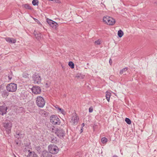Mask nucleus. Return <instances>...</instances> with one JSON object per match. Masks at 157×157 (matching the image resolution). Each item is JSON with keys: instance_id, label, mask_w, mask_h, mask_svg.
Returning <instances> with one entry per match:
<instances>
[{"instance_id": "nucleus-32", "label": "nucleus", "mask_w": 157, "mask_h": 157, "mask_svg": "<svg viewBox=\"0 0 157 157\" xmlns=\"http://www.w3.org/2000/svg\"><path fill=\"white\" fill-rule=\"evenodd\" d=\"M16 134L18 136L17 137H20L22 135V134H21L20 132H18V131L16 132Z\"/></svg>"}, {"instance_id": "nucleus-39", "label": "nucleus", "mask_w": 157, "mask_h": 157, "mask_svg": "<svg viewBox=\"0 0 157 157\" xmlns=\"http://www.w3.org/2000/svg\"><path fill=\"white\" fill-rule=\"evenodd\" d=\"M8 78L10 80L12 78V77H10V76H8Z\"/></svg>"}, {"instance_id": "nucleus-41", "label": "nucleus", "mask_w": 157, "mask_h": 157, "mask_svg": "<svg viewBox=\"0 0 157 157\" xmlns=\"http://www.w3.org/2000/svg\"><path fill=\"white\" fill-rule=\"evenodd\" d=\"M113 157H118V156L117 155H113Z\"/></svg>"}, {"instance_id": "nucleus-18", "label": "nucleus", "mask_w": 157, "mask_h": 157, "mask_svg": "<svg viewBox=\"0 0 157 157\" xmlns=\"http://www.w3.org/2000/svg\"><path fill=\"white\" fill-rule=\"evenodd\" d=\"M118 36L119 37L121 38L124 35V33L121 30H119L117 33Z\"/></svg>"}, {"instance_id": "nucleus-12", "label": "nucleus", "mask_w": 157, "mask_h": 157, "mask_svg": "<svg viewBox=\"0 0 157 157\" xmlns=\"http://www.w3.org/2000/svg\"><path fill=\"white\" fill-rule=\"evenodd\" d=\"M52 155L49 152L44 150L42 151L40 157H52Z\"/></svg>"}, {"instance_id": "nucleus-36", "label": "nucleus", "mask_w": 157, "mask_h": 157, "mask_svg": "<svg viewBox=\"0 0 157 157\" xmlns=\"http://www.w3.org/2000/svg\"><path fill=\"white\" fill-rule=\"evenodd\" d=\"M53 2L57 3H59L60 2L59 0H53Z\"/></svg>"}, {"instance_id": "nucleus-46", "label": "nucleus", "mask_w": 157, "mask_h": 157, "mask_svg": "<svg viewBox=\"0 0 157 157\" xmlns=\"http://www.w3.org/2000/svg\"><path fill=\"white\" fill-rule=\"evenodd\" d=\"M77 76V77H79V76Z\"/></svg>"}, {"instance_id": "nucleus-3", "label": "nucleus", "mask_w": 157, "mask_h": 157, "mask_svg": "<svg viewBox=\"0 0 157 157\" xmlns=\"http://www.w3.org/2000/svg\"><path fill=\"white\" fill-rule=\"evenodd\" d=\"M50 122L54 125H58L60 123L59 118L56 115H52L50 117Z\"/></svg>"}, {"instance_id": "nucleus-26", "label": "nucleus", "mask_w": 157, "mask_h": 157, "mask_svg": "<svg viewBox=\"0 0 157 157\" xmlns=\"http://www.w3.org/2000/svg\"><path fill=\"white\" fill-rule=\"evenodd\" d=\"M33 6L38 5L39 3V1L37 0H33L32 2Z\"/></svg>"}, {"instance_id": "nucleus-30", "label": "nucleus", "mask_w": 157, "mask_h": 157, "mask_svg": "<svg viewBox=\"0 0 157 157\" xmlns=\"http://www.w3.org/2000/svg\"><path fill=\"white\" fill-rule=\"evenodd\" d=\"M125 121L128 124H130L131 123V120L128 118H126Z\"/></svg>"}, {"instance_id": "nucleus-16", "label": "nucleus", "mask_w": 157, "mask_h": 157, "mask_svg": "<svg viewBox=\"0 0 157 157\" xmlns=\"http://www.w3.org/2000/svg\"><path fill=\"white\" fill-rule=\"evenodd\" d=\"M29 152L27 157H37V155L34 151H31L29 150L28 151Z\"/></svg>"}, {"instance_id": "nucleus-44", "label": "nucleus", "mask_w": 157, "mask_h": 157, "mask_svg": "<svg viewBox=\"0 0 157 157\" xmlns=\"http://www.w3.org/2000/svg\"><path fill=\"white\" fill-rule=\"evenodd\" d=\"M1 67H0V71L1 70Z\"/></svg>"}, {"instance_id": "nucleus-20", "label": "nucleus", "mask_w": 157, "mask_h": 157, "mask_svg": "<svg viewBox=\"0 0 157 157\" xmlns=\"http://www.w3.org/2000/svg\"><path fill=\"white\" fill-rule=\"evenodd\" d=\"M56 108L59 111V112H61L63 115H65L66 114V112L63 109L59 107H58L57 108L56 107Z\"/></svg>"}, {"instance_id": "nucleus-27", "label": "nucleus", "mask_w": 157, "mask_h": 157, "mask_svg": "<svg viewBox=\"0 0 157 157\" xmlns=\"http://www.w3.org/2000/svg\"><path fill=\"white\" fill-rule=\"evenodd\" d=\"M107 139L105 137H103L101 139V140L103 144H105L107 141Z\"/></svg>"}, {"instance_id": "nucleus-5", "label": "nucleus", "mask_w": 157, "mask_h": 157, "mask_svg": "<svg viewBox=\"0 0 157 157\" xmlns=\"http://www.w3.org/2000/svg\"><path fill=\"white\" fill-rule=\"evenodd\" d=\"M60 139L63 138L65 136V131L60 127H58L55 134Z\"/></svg>"}, {"instance_id": "nucleus-7", "label": "nucleus", "mask_w": 157, "mask_h": 157, "mask_svg": "<svg viewBox=\"0 0 157 157\" xmlns=\"http://www.w3.org/2000/svg\"><path fill=\"white\" fill-rule=\"evenodd\" d=\"M32 78L34 83L39 84L41 83V78L39 74L34 73L33 75Z\"/></svg>"}, {"instance_id": "nucleus-21", "label": "nucleus", "mask_w": 157, "mask_h": 157, "mask_svg": "<svg viewBox=\"0 0 157 157\" xmlns=\"http://www.w3.org/2000/svg\"><path fill=\"white\" fill-rule=\"evenodd\" d=\"M17 138V140H15V142L16 143V144L20 146L21 145V141L19 140V137H16Z\"/></svg>"}, {"instance_id": "nucleus-24", "label": "nucleus", "mask_w": 157, "mask_h": 157, "mask_svg": "<svg viewBox=\"0 0 157 157\" xmlns=\"http://www.w3.org/2000/svg\"><path fill=\"white\" fill-rule=\"evenodd\" d=\"M72 120H73L74 123L75 124V123L78 122V118L76 117H72Z\"/></svg>"}, {"instance_id": "nucleus-10", "label": "nucleus", "mask_w": 157, "mask_h": 157, "mask_svg": "<svg viewBox=\"0 0 157 157\" xmlns=\"http://www.w3.org/2000/svg\"><path fill=\"white\" fill-rule=\"evenodd\" d=\"M32 92L35 94H40L41 92V89L40 87L38 86H33L31 89Z\"/></svg>"}, {"instance_id": "nucleus-40", "label": "nucleus", "mask_w": 157, "mask_h": 157, "mask_svg": "<svg viewBox=\"0 0 157 157\" xmlns=\"http://www.w3.org/2000/svg\"><path fill=\"white\" fill-rule=\"evenodd\" d=\"M34 33V34L35 35V34H37V33H36V31H35V30L34 31V33Z\"/></svg>"}, {"instance_id": "nucleus-34", "label": "nucleus", "mask_w": 157, "mask_h": 157, "mask_svg": "<svg viewBox=\"0 0 157 157\" xmlns=\"http://www.w3.org/2000/svg\"><path fill=\"white\" fill-rule=\"evenodd\" d=\"M33 19L35 21L37 22V23L39 24H41L40 23V21L37 19L35 18H33Z\"/></svg>"}, {"instance_id": "nucleus-4", "label": "nucleus", "mask_w": 157, "mask_h": 157, "mask_svg": "<svg viewBox=\"0 0 157 157\" xmlns=\"http://www.w3.org/2000/svg\"><path fill=\"white\" fill-rule=\"evenodd\" d=\"M6 90L10 92H14L17 89V85L14 83H11L6 86Z\"/></svg>"}, {"instance_id": "nucleus-35", "label": "nucleus", "mask_w": 157, "mask_h": 157, "mask_svg": "<svg viewBox=\"0 0 157 157\" xmlns=\"http://www.w3.org/2000/svg\"><path fill=\"white\" fill-rule=\"evenodd\" d=\"M95 43L98 45H99L100 44V41H99V40H96L95 42Z\"/></svg>"}, {"instance_id": "nucleus-15", "label": "nucleus", "mask_w": 157, "mask_h": 157, "mask_svg": "<svg viewBox=\"0 0 157 157\" xmlns=\"http://www.w3.org/2000/svg\"><path fill=\"white\" fill-rule=\"evenodd\" d=\"M9 91H8L7 90H4L2 92V96L3 98H7L9 95Z\"/></svg>"}, {"instance_id": "nucleus-2", "label": "nucleus", "mask_w": 157, "mask_h": 157, "mask_svg": "<svg viewBox=\"0 0 157 157\" xmlns=\"http://www.w3.org/2000/svg\"><path fill=\"white\" fill-rule=\"evenodd\" d=\"M48 149L50 153L56 154L59 151L58 147L55 145H50L48 147Z\"/></svg>"}, {"instance_id": "nucleus-11", "label": "nucleus", "mask_w": 157, "mask_h": 157, "mask_svg": "<svg viewBox=\"0 0 157 157\" xmlns=\"http://www.w3.org/2000/svg\"><path fill=\"white\" fill-rule=\"evenodd\" d=\"M8 107L6 105H3L0 106V114L3 115L6 114L7 112Z\"/></svg>"}, {"instance_id": "nucleus-33", "label": "nucleus", "mask_w": 157, "mask_h": 157, "mask_svg": "<svg viewBox=\"0 0 157 157\" xmlns=\"http://www.w3.org/2000/svg\"><path fill=\"white\" fill-rule=\"evenodd\" d=\"M93 111V108L92 106L90 107L89 109V113H91Z\"/></svg>"}, {"instance_id": "nucleus-29", "label": "nucleus", "mask_w": 157, "mask_h": 157, "mask_svg": "<svg viewBox=\"0 0 157 157\" xmlns=\"http://www.w3.org/2000/svg\"><path fill=\"white\" fill-rule=\"evenodd\" d=\"M128 70V68L127 67H125L123 68V69L121 70L120 72V74L121 75L124 72Z\"/></svg>"}, {"instance_id": "nucleus-42", "label": "nucleus", "mask_w": 157, "mask_h": 157, "mask_svg": "<svg viewBox=\"0 0 157 157\" xmlns=\"http://www.w3.org/2000/svg\"><path fill=\"white\" fill-rule=\"evenodd\" d=\"M63 96H64L65 97H66V96H67V95H66V94H64L63 95Z\"/></svg>"}, {"instance_id": "nucleus-13", "label": "nucleus", "mask_w": 157, "mask_h": 157, "mask_svg": "<svg viewBox=\"0 0 157 157\" xmlns=\"http://www.w3.org/2000/svg\"><path fill=\"white\" fill-rule=\"evenodd\" d=\"M50 138L51 140V142L52 143L56 144L58 142L57 138L53 134L51 135Z\"/></svg>"}, {"instance_id": "nucleus-25", "label": "nucleus", "mask_w": 157, "mask_h": 157, "mask_svg": "<svg viewBox=\"0 0 157 157\" xmlns=\"http://www.w3.org/2000/svg\"><path fill=\"white\" fill-rule=\"evenodd\" d=\"M29 75L26 72H24L22 74L23 77L24 78H29Z\"/></svg>"}, {"instance_id": "nucleus-8", "label": "nucleus", "mask_w": 157, "mask_h": 157, "mask_svg": "<svg viewBox=\"0 0 157 157\" xmlns=\"http://www.w3.org/2000/svg\"><path fill=\"white\" fill-rule=\"evenodd\" d=\"M3 127L5 128L6 132L7 133L9 134L11 133L12 124L10 121L4 123Z\"/></svg>"}, {"instance_id": "nucleus-28", "label": "nucleus", "mask_w": 157, "mask_h": 157, "mask_svg": "<svg viewBox=\"0 0 157 157\" xmlns=\"http://www.w3.org/2000/svg\"><path fill=\"white\" fill-rule=\"evenodd\" d=\"M36 149L37 150L38 152L39 153V154H40L41 152H42L41 149V148L39 146L36 147Z\"/></svg>"}, {"instance_id": "nucleus-45", "label": "nucleus", "mask_w": 157, "mask_h": 157, "mask_svg": "<svg viewBox=\"0 0 157 157\" xmlns=\"http://www.w3.org/2000/svg\"><path fill=\"white\" fill-rule=\"evenodd\" d=\"M87 65H89V63H87Z\"/></svg>"}, {"instance_id": "nucleus-1", "label": "nucleus", "mask_w": 157, "mask_h": 157, "mask_svg": "<svg viewBox=\"0 0 157 157\" xmlns=\"http://www.w3.org/2000/svg\"><path fill=\"white\" fill-rule=\"evenodd\" d=\"M103 21L105 23L109 25H113L115 22V20L108 16H106L103 17Z\"/></svg>"}, {"instance_id": "nucleus-6", "label": "nucleus", "mask_w": 157, "mask_h": 157, "mask_svg": "<svg viewBox=\"0 0 157 157\" xmlns=\"http://www.w3.org/2000/svg\"><path fill=\"white\" fill-rule=\"evenodd\" d=\"M45 102L44 99L41 96H38L36 98V104L40 107H43L45 105Z\"/></svg>"}, {"instance_id": "nucleus-9", "label": "nucleus", "mask_w": 157, "mask_h": 157, "mask_svg": "<svg viewBox=\"0 0 157 157\" xmlns=\"http://www.w3.org/2000/svg\"><path fill=\"white\" fill-rule=\"evenodd\" d=\"M46 21L49 25L53 29H56L58 26L57 23L50 19L47 18Z\"/></svg>"}, {"instance_id": "nucleus-37", "label": "nucleus", "mask_w": 157, "mask_h": 157, "mask_svg": "<svg viewBox=\"0 0 157 157\" xmlns=\"http://www.w3.org/2000/svg\"><path fill=\"white\" fill-rule=\"evenodd\" d=\"M109 63L110 65H111L112 63V61L111 59H110L109 60Z\"/></svg>"}, {"instance_id": "nucleus-43", "label": "nucleus", "mask_w": 157, "mask_h": 157, "mask_svg": "<svg viewBox=\"0 0 157 157\" xmlns=\"http://www.w3.org/2000/svg\"><path fill=\"white\" fill-rule=\"evenodd\" d=\"M82 125L83 126H84V124L82 123Z\"/></svg>"}, {"instance_id": "nucleus-19", "label": "nucleus", "mask_w": 157, "mask_h": 157, "mask_svg": "<svg viewBox=\"0 0 157 157\" xmlns=\"http://www.w3.org/2000/svg\"><path fill=\"white\" fill-rule=\"evenodd\" d=\"M58 128V127H55L54 126H52L50 128V130L52 132L56 134V131L57 130V129Z\"/></svg>"}, {"instance_id": "nucleus-17", "label": "nucleus", "mask_w": 157, "mask_h": 157, "mask_svg": "<svg viewBox=\"0 0 157 157\" xmlns=\"http://www.w3.org/2000/svg\"><path fill=\"white\" fill-rule=\"evenodd\" d=\"M111 94L109 92H106V98L107 101L109 102L110 100V98L111 96Z\"/></svg>"}, {"instance_id": "nucleus-14", "label": "nucleus", "mask_w": 157, "mask_h": 157, "mask_svg": "<svg viewBox=\"0 0 157 157\" xmlns=\"http://www.w3.org/2000/svg\"><path fill=\"white\" fill-rule=\"evenodd\" d=\"M5 39L6 41L10 43L14 44L16 41V40L10 37H6Z\"/></svg>"}, {"instance_id": "nucleus-22", "label": "nucleus", "mask_w": 157, "mask_h": 157, "mask_svg": "<svg viewBox=\"0 0 157 157\" xmlns=\"http://www.w3.org/2000/svg\"><path fill=\"white\" fill-rule=\"evenodd\" d=\"M68 65H69V66L72 69H73L74 68V67H75L74 64L72 61H70L69 62Z\"/></svg>"}, {"instance_id": "nucleus-38", "label": "nucleus", "mask_w": 157, "mask_h": 157, "mask_svg": "<svg viewBox=\"0 0 157 157\" xmlns=\"http://www.w3.org/2000/svg\"><path fill=\"white\" fill-rule=\"evenodd\" d=\"M2 85H1L0 86V93H1V92H1V90L2 89Z\"/></svg>"}, {"instance_id": "nucleus-23", "label": "nucleus", "mask_w": 157, "mask_h": 157, "mask_svg": "<svg viewBox=\"0 0 157 157\" xmlns=\"http://www.w3.org/2000/svg\"><path fill=\"white\" fill-rule=\"evenodd\" d=\"M24 7L26 9L31 10L32 8L31 6L28 4H25L23 5Z\"/></svg>"}, {"instance_id": "nucleus-31", "label": "nucleus", "mask_w": 157, "mask_h": 157, "mask_svg": "<svg viewBox=\"0 0 157 157\" xmlns=\"http://www.w3.org/2000/svg\"><path fill=\"white\" fill-rule=\"evenodd\" d=\"M40 34L37 33L35 34V36L36 39L38 40H39L40 39Z\"/></svg>"}]
</instances>
